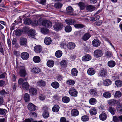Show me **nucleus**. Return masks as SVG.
Returning <instances> with one entry per match:
<instances>
[{"instance_id": "f257e3e1", "label": "nucleus", "mask_w": 122, "mask_h": 122, "mask_svg": "<svg viewBox=\"0 0 122 122\" xmlns=\"http://www.w3.org/2000/svg\"><path fill=\"white\" fill-rule=\"evenodd\" d=\"M19 74L20 76L24 77L27 74L25 67L24 66H20L19 67Z\"/></svg>"}, {"instance_id": "f03ea898", "label": "nucleus", "mask_w": 122, "mask_h": 122, "mask_svg": "<svg viewBox=\"0 0 122 122\" xmlns=\"http://www.w3.org/2000/svg\"><path fill=\"white\" fill-rule=\"evenodd\" d=\"M42 24L43 26L48 28H51L52 26V24L49 20H45L43 21L42 22Z\"/></svg>"}, {"instance_id": "7ed1b4c3", "label": "nucleus", "mask_w": 122, "mask_h": 122, "mask_svg": "<svg viewBox=\"0 0 122 122\" xmlns=\"http://www.w3.org/2000/svg\"><path fill=\"white\" fill-rule=\"evenodd\" d=\"M66 14L71 15H76V14H74L73 13V9L72 7L70 6H69L66 8Z\"/></svg>"}, {"instance_id": "20e7f679", "label": "nucleus", "mask_w": 122, "mask_h": 122, "mask_svg": "<svg viewBox=\"0 0 122 122\" xmlns=\"http://www.w3.org/2000/svg\"><path fill=\"white\" fill-rule=\"evenodd\" d=\"M94 56L97 58L101 57L103 55L102 51L99 49H97L94 51Z\"/></svg>"}, {"instance_id": "39448f33", "label": "nucleus", "mask_w": 122, "mask_h": 122, "mask_svg": "<svg viewBox=\"0 0 122 122\" xmlns=\"http://www.w3.org/2000/svg\"><path fill=\"white\" fill-rule=\"evenodd\" d=\"M69 92L70 95L72 96L76 97L77 95V92L74 88H70Z\"/></svg>"}, {"instance_id": "423d86ee", "label": "nucleus", "mask_w": 122, "mask_h": 122, "mask_svg": "<svg viewBox=\"0 0 122 122\" xmlns=\"http://www.w3.org/2000/svg\"><path fill=\"white\" fill-rule=\"evenodd\" d=\"M53 27L55 30H59L62 29L63 25L61 23H56L54 25Z\"/></svg>"}, {"instance_id": "0eeeda50", "label": "nucleus", "mask_w": 122, "mask_h": 122, "mask_svg": "<svg viewBox=\"0 0 122 122\" xmlns=\"http://www.w3.org/2000/svg\"><path fill=\"white\" fill-rule=\"evenodd\" d=\"M92 43L93 46L96 47L99 46L101 44L100 41L97 39H94L93 40Z\"/></svg>"}, {"instance_id": "6e6552de", "label": "nucleus", "mask_w": 122, "mask_h": 122, "mask_svg": "<svg viewBox=\"0 0 122 122\" xmlns=\"http://www.w3.org/2000/svg\"><path fill=\"white\" fill-rule=\"evenodd\" d=\"M96 71L94 68H89L87 70L88 74L90 76H92L95 73Z\"/></svg>"}, {"instance_id": "1a4fd4ad", "label": "nucleus", "mask_w": 122, "mask_h": 122, "mask_svg": "<svg viewBox=\"0 0 122 122\" xmlns=\"http://www.w3.org/2000/svg\"><path fill=\"white\" fill-rule=\"evenodd\" d=\"M21 56L23 60H26L29 58V54L26 52H24L21 54Z\"/></svg>"}, {"instance_id": "9d476101", "label": "nucleus", "mask_w": 122, "mask_h": 122, "mask_svg": "<svg viewBox=\"0 0 122 122\" xmlns=\"http://www.w3.org/2000/svg\"><path fill=\"white\" fill-rule=\"evenodd\" d=\"M28 108L30 111H33L36 109V107L32 103H30L28 105Z\"/></svg>"}, {"instance_id": "9b49d317", "label": "nucleus", "mask_w": 122, "mask_h": 122, "mask_svg": "<svg viewBox=\"0 0 122 122\" xmlns=\"http://www.w3.org/2000/svg\"><path fill=\"white\" fill-rule=\"evenodd\" d=\"M29 92L30 95L33 96L36 95L37 93V90L35 88H32L29 89Z\"/></svg>"}, {"instance_id": "f8f14e48", "label": "nucleus", "mask_w": 122, "mask_h": 122, "mask_svg": "<svg viewBox=\"0 0 122 122\" xmlns=\"http://www.w3.org/2000/svg\"><path fill=\"white\" fill-rule=\"evenodd\" d=\"M34 50L36 53H39L41 51L42 49L40 45H37L35 47Z\"/></svg>"}, {"instance_id": "ddd939ff", "label": "nucleus", "mask_w": 122, "mask_h": 122, "mask_svg": "<svg viewBox=\"0 0 122 122\" xmlns=\"http://www.w3.org/2000/svg\"><path fill=\"white\" fill-rule=\"evenodd\" d=\"M99 74L101 76L105 77L107 74V71L106 69L102 68L99 72Z\"/></svg>"}, {"instance_id": "4468645a", "label": "nucleus", "mask_w": 122, "mask_h": 122, "mask_svg": "<svg viewBox=\"0 0 122 122\" xmlns=\"http://www.w3.org/2000/svg\"><path fill=\"white\" fill-rule=\"evenodd\" d=\"M65 22L67 24L70 25H73L75 23V21L74 20L72 19H66Z\"/></svg>"}, {"instance_id": "2eb2a0df", "label": "nucleus", "mask_w": 122, "mask_h": 122, "mask_svg": "<svg viewBox=\"0 0 122 122\" xmlns=\"http://www.w3.org/2000/svg\"><path fill=\"white\" fill-rule=\"evenodd\" d=\"M28 36L30 37L34 36L35 35V32L33 29H30L28 32Z\"/></svg>"}, {"instance_id": "dca6fc26", "label": "nucleus", "mask_w": 122, "mask_h": 122, "mask_svg": "<svg viewBox=\"0 0 122 122\" xmlns=\"http://www.w3.org/2000/svg\"><path fill=\"white\" fill-rule=\"evenodd\" d=\"M75 46V43L72 42H70L67 45V47L70 50H72L74 49Z\"/></svg>"}, {"instance_id": "f3484780", "label": "nucleus", "mask_w": 122, "mask_h": 122, "mask_svg": "<svg viewBox=\"0 0 122 122\" xmlns=\"http://www.w3.org/2000/svg\"><path fill=\"white\" fill-rule=\"evenodd\" d=\"M91 56L89 54H86L83 56L82 58V60L84 61H88L91 59Z\"/></svg>"}, {"instance_id": "a211bd4d", "label": "nucleus", "mask_w": 122, "mask_h": 122, "mask_svg": "<svg viewBox=\"0 0 122 122\" xmlns=\"http://www.w3.org/2000/svg\"><path fill=\"white\" fill-rule=\"evenodd\" d=\"M86 9L87 10L90 12H91L95 10V7L93 5H88L86 6Z\"/></svg>"}, {"instance_id": "6ab92c4d", "label": "nucleus", "mask_w": 122, "mask_h": 122, "mask_svg": "<svg viewBox=\"0 0 122 122\" xmlns=\"http://www.w3.org/2000/svg\"><path fill=\"white\" fill-rule=\"evenodd\" d=\"M44 43L46 45H49L51 42V39L49 37H46L44 39Z\"/></svg>"}, {"instance_id": "aec40b11", "label": "nucleus", "mask_w": 122, "mask_h": 122, "mask_svg": "<svg viewBox=\"0 0 122 122\" xmlns=\"http://www.w3.org/2000/svg\"><path fill=\"white\" fill-rule=\"evenodd\" d=\"M22 87L24 90H27L29 88V85L27 82H24L22 85Z\"/></svg>"}, {"instance_id": "412c9836", "label": "nucleus", "mask_w": 122, "mask_h": 122, "mask_svg": "<svg viewBox=\"0 0 122 122\" xmlns=\"http://www.w3.org/2000/svg\"><path fill=\"white\" fill-rule=\"evenodd\" d=\"M71 113L72 116H76L78 115L79 112L77 109H74L71 110Z\"/></svg>"}, {"instance_id": "4be33fe9", "label": "nucleus", "mask_w": 122, "mask_h": 122, "mask_svg": "<svg viewBox=\"0 0 122 122\" xmlns=\"http://www.w3.org/2000/svg\"><path fill=\"white\" fill-rule=\"evenodd\" d=\"M38 85L41 87H43L45 86L46 83L45 81L42 80H40L37 82Z\"/></svg>"}, {"instance_id": "5701e85b", "label": "nucleus", "mask_w": 122, "mask_h": 122, "mask_svg": "<svg viewBox=\"0 0 122 122\" xmlns=\"http://www.w3.org/2000/svg\"><path fill=\"white\" fill-rule=\"evenodd\" d=\"M20 44L21 45H25L27 43V39L26 38L21 37L20 39Z\"/></svg>"}, {"instance_id": "b1692460", "label": "nucleus", "mask_w": 122, "mask_h": 122, "mask_svg": "<svg viewBox=\"0 0 122 122\" xmlns=\"http://www.w3.org/2000/svg\"><path fill=\"white\" fill-rule=\"evenodd\" d=\"M41 71L40 69L38 67H34L31 70V72L37 74Z\"/></svg>"}, {"instance_id": "393cba45", "label": "nucleus", "mask_w": 122, "mask_h": 122, "mask_svg": "<svg viewBox=\"0 0 122 122\" xmlns=\"http://www.w3.org/2000/svg\"><path fill=\"white\" fill-rule=\"evenodd\" d=\"M100 119L102 121L105 120L107 118V115L104 113H102L99 115Z\"/></svg>"}, {"instance_id": "a878e982", "label": "nucleus", "mask_w": 122, "mask_h": 122, "mask_svg": "<svg viewBox=\"0 0 122 122\" xmlns=\"http://www.w3.org/2000/svg\"><path fill=\"white\" fill-rule=\"evenodd\" d=\"M52 86L55 89H57L59 86V84L56 81L53 82L51 84Z\"/></svg>"}, {"instance_id": "bb28decb", "label": "nucleus", "mask_w": 122, "mask_h": 122, "mask_svg": "<svg viewBox=\"0 0 122 122\" xmlns=\"http://www.w3.org/2000/svg\"><path fill=\"white\" fill-rule=\"evenodd\" d=\"M67 62L65 60L61 61L60 62V65L62 67L65 68L67 67Z\"/></svg>"}, {"instance_id": "cd10ccee", "label": "nucleus", "mask_w": 122, "mask_h": 122, "mask_svg": "<svg viewBox=\"0 0 122 122\" xmlns=\"http://www.w3.org/2000/svg\"><path fill=\"white\" fill-rule=\"evenodd\" d=\"M115 62L111 60L108 61V66L110 67H113L115 65Z\"/></svg>"}, {"instance_id": "c85d7f7f", "label": "nucleus", "mask_w": 122, "mask_h": 122, "mask_svg": "<svg viewBox=\"0 0 122 122\" xmlns=\"http://www.w3.org/2000/svg\"><path fill=\"white\" fill-rule=\"evenodd\" d=\"M90 114L92 115H95L97 112V111L95 108L92 107L90 110Z\"/></svg>"}, {"instance_id": "c756f323", "label": "nucleus", "mask_w": 122, "mask_h": 122, "mask_svg": "<svg viewBox=\"0 0 122 122\" xmlns=\"http://www.w3.org/2000/svg\"><path fill=\"white\" fill-rule=\"evenodd\" d=\"M109 111L112 115H114L116 112V110L113 107H111L108 108Z\"/></svg>"}, {"instance_id": "7c9ffc66", "label": "nucleus", "mask_w": 122, "mask_h": 122, "mask_svg": "<svg viewBox=\"0 0 122 122\" xmlns=\"http://www.w3.org/2000/svg\"><path fill=\"white\" fill-rule=\"evenodd\" d=\"M90 35L88 33H86L84 34L83 37V39L85 41L88 40L91 37Z\"/></svg>"}, {"instance_id": "2f4dec72", "label": "nucleus", "mask_w": 122, "mask_h": 122, "mask_svg": "<svg viewBox=\"0 0 122 122\" xmlns=\"http://www.w3.org/2000/svg\"><path fill=\"white\" fill-rule=\"evenodd\" d=\"M32 21L31 19L29 18H27L25 20L24 23L26 25H27L30 24Z\"/></svg>"}, {"instance_id": "473e14b6", "label": "nucleus", "mask_w": 122, "mask_h": 122, "mask_svg": "<svg viewBox=\"0 0 122 122\" xmlns=\"http://www.w3.org/2000/svg\"><path fill=\"white\" fill-rule=\"evenodd\" d=\"M54 62L52 60H49L47 62V65L49 67H51L53 66Z\"/></svg>"}, {"instance_id": "72a5a7b5", "label": "nucleus", "mask_w": 122, "mask_h": 122, "mask_svg": "<svg viewBox=\"0 0 122 122\" xmlns=\"http://www.w3.org/2000/svg\"><path fill=\"white\" fill-rule=\"evenodd\" d=\"M43 117L45 119L47 118L49 116V113L48 112L46 111H44L43 113Z\"/></svg>"}, {"instance_id": "f704fd0d", "label": "nucleus", "mask_w": 122, "mask_h": 122, "mask_svg": "<svg viewBox=\"0 0 122 122\" xmlns=\"http://www.w3.org/2000/svg\"><path fill=\"white\" fill-rule=\"evenodd\" d=\"M71 73L73 76H76L77 75L78 71L76 68H73L71 70Z\"/></svg>"}, {"instance_id": "c9c22d12", "label": "nucleus", "mask_w": 122, "mask_h": 122, "mask_svg": "<svg viewBox=\"0 0 122 122\" xmlns=\"http://www.w3.org/2000/svg\"><path fill=\"white\" fill-rule=\"evenodd\" d=\"M116 109L117 112L119 113L122 112V105L120 104L118 105L116 107Z\"/></svg>"}, {"instance_id": "e433bc0d", "label": "nucleus", "mask_w": 122, "mask_h": 122, "mask_svg": "<svg viewBox=\"0 0 122 122\" xmlns=\"http://www.w3.org/2000/svg\"><path fill=\"white\" fill-rule=\"evenodd\" d=\"M62 52L61 51L58 50L56 52L55 55L57 57L59 58L62 56Z\"/></svg>"}, {"instance_id": "4c0bfd02", "label": "nucleus", "mask_w": 122, "mask_h": 122, "mask_svg": "<svg viewBox=\"0 0 122 122\" xmlns=\"http://www.w3.org/2000/svg\"><path fill=\"white\" fill-rule=\"evenodd\" d=\"M60 107L58 105H55L52 108V110L53 112H57L59 109Z\"/></svg>"}, {"instance_id": "58836bf2", "label": "nucleus", "mask_w": 122, "mask_h": 122, "mask_svg": "<svg viewBox=\"0 0 122 122\" xmlns=\"http://www.w3.org/2000/svg\"><path fill=\"white\" fill-rule=\"evenodd\" d=\"M30 98V96L28 93L25 94L24 95V99L25 102L29 101Z\"/></svg>"}, {"instance_id": "ea45409f", "label": "nucleus", "mask_w": 122, "mask_h": 122, "mask_svg": "<svg viewBox=\"0 0 122 122\" xmlns=\"http://www.w3.org/2000/svg\"><path fill=\"white\" fill-rule=\"evenodd\" d=\"M90 104L92 105H94L96 103V100L95 99L92 98L90 99L89 101Z\"/></svg>"}, {"instance_id": "a19ab883", "label": "nucleus", "mask_w": 122, "mask_h": 122, "mask_svg": "<svg viewBox=\"0 0 122 122\" xmlns=\"http://www.w3.org/2000/svg\"><path fill=\"white\" fill-rule=\"evenodd\" d=\"M22 32L23 30L21 29L16 30L15 32V34L16 36H20L21 35Z\"/></svg>"}, {"instance_id": "79ce46f5", "label": "nucleus", "mask_w": 122, "mask_h": 122, "mask_svg": "<svg viewBox=\"0 0 122 122\" xmlns=\"http://www.w3.org/2000/svg\"><path fill=\"white\" fill-rule=\"evenodd\" d=\"M115 83L117 87H120L122 85V82L120 80H117L115 81Z\"/></svg>"}, {"instance_id": "37998d69", "label": "nucleus", "mask_w": 122, "mask_h": 122, "mask_svg": "<svg viewBox=\"0 0 122 122\" xmlns=\"http://www.w3.org/2000/svg\"><path fill=\"white\" fill-rule=\"evenodd\" d=\"M108 104L111 106H113L115 105L116 103V101L114 99L110 100L108 101Z\"/></svg>"}, {"instance_id": "c03bdc74", "label": "nucleus", "mask_w": 122, "mask_h": 122, "mask_svg": "<svg viewBox=\"0 0 122 122\" xmlns=\"http://www.w3.org/2000/svg\"><path fill=\"white\" fill-rule=\"evenodd\" d=\"M33 61L35 63L39 62L40 61V59L39 57L38 56H35L33 59Z\"/></svg>"}, {"instance_id": "a18cd8bd", "label": "nucleus", "mask_w": 122, "mask_h": 122, "mask_svg": "<svg viewBox=\"0 0 122 122\" xmlns=\"http://www.w3.org/2000/svg\"><path fill=\"white\" fill-rule=\"evenodd\" d=\"M72 30V27L69 25L66 26L65 28V31L67 32H71Z\"/></svg>"}, {"instance_id": "49530a36", "label": "nucleus", "mask_w": 122, "mask_h": 122, "mask_svg": "<svg viewBox=\"0 0 122 122\" xmlns=\"http://www.w3.org/2000/svg\"><path fill=\"white\" fill-rule=\"evenodd\" d=\"M111 83V81L109 79H107L104 81V84L106 86H108Z\"/></svg>"}, {"instance_id": "de8ad7c7", "label": "nucleus", "mask_w": 122, "mask_h": 122, "mask_svg": "<svg viewBox=\"0 0 122 122\" xmlns=\"http://www.w3.org/2000/svg\"><path fill=\"white\" fill-rule=\"evenodd\" d=\"M41 32L44 34H47L49 32V30L48 29L42 28L41 30Z\"/></svg>"}, {"instance_id": "09e8293b", "label": "nucleus", "mask_w": 122, "mask_h": 122, "mask_svg": "<svg viewBox=\"0 0 122 122\" xmlns=\"http://www.w3.org/2000/svg\"><path fill=\"white\" fill-rule=\"evenodd\" d=\"M62 6V4L61 3H57L55 4L54 6L57 8H61Z\"/></svg>"}, {"instance_id": "8fccbe9b", "label": "nucleus", "mask_w": 122, "mask_h": 122, "mask_svg": "<svg viewBox=\"0 0 122 122\" xmlns=\"http://www.w3.org/2000/svg\"><path fill=\"white\" fill-rule=\"evenodd\" d=\"M78 5L80 9L81 10L84 9L85 7V5L83 3L80 2L78 3Z\"/></svg>"}, {"instance_id": "3c124183", "label": "nucleus", "mask_w": 122, "mask_h": 122, "mask_svg": "<svg viewBox=\"0 0 122 122\" xmlns=\"http://www.w3.org/2000/svg\"><path fill=\"white\" fill-rule=\"evenodd\" d=\"M103 96L105 98H108L111 97V94L109 92H105L103 94Z\"/></svg>"}, {"instance_id": "603ef678", "label": "nucleus", "mask_w": 122, "mask_h": 122, "mask_svg": "<svg viewBox=\"0 0 122 122\" xmlns=\"http://www.w3.org/2000/svg\"><path fill=\"white\" fill-rule=\"evenodd\" d=\"M74 27L77 28H83L84 26L83 24H76L74 25Z\"/></svg>"}, {"instance_id": "864d4df0", "label": "nucleus", "mask_w": 122, "mask_h": 122, "mask_svg": "<svg viewBox=\"0 0 122 122\" xmlns=\"http://www.w3.org/2000/svg\"><path fill=\"white\" fill-rule=\"evenodd\" d=\"M62 100L64 102L67 103L69 102L70 99L67 97H64L62 98Z\"/></svg>"}, {"instance_id": "5fc2aeb1", "label": "nucleus", "mask_w": 122, "mask_h": 122, "mask_svg": "<svg viewBox=\"0 0 122 122\" xmlns=\"http://www.w3.org/2000/svg\"><path fill=\"white\" fill-rule=\"evenodd\" d=\"M90 94L93 96H95L97 95V93L96 90L93 89H91L90 90Z\"/></svg>"}, {"instance_id": "6e6d98bb", "label": "nucleus", "mask_w": 122, "mask_h": 122, "mask_svg": "<svg viewBox=\"0 0 122 122\" xmlns=\"http://www.w3.org/2000/svg\"><path fill=\"white\" fill-rule=\"evenodd\" d=\"M121 95V92L119 91H117L116 92L115 95V97L116 98H118L120 97Z\"/></svg>"}, {"instance_id": "4d7b16f0", "label": "nucleus", "mask_w": 122, "mask_h": 122, "mask_svg": "<svg viewBox=\"0 0 122 122\" xmlns=\"http://www.w3.org/2000/svg\"><path fill=\"white\" fill-rule=\"evenodd\" d=\"M105 56L107 57H110L112 56V54L111 52L110 51H107L105 53Z\"/></svg>"}, {"instance_id": "13d9d810", "label": "nucleus", "mask_w": 122, "mask_h": 122, "mask_svg": "<svg viewBox=\"0 0 122 122\" xmlns=\"http://www.w3.org/2000/svg\"><path fill=\"white\" fill-rule=\"evenodd\" d=\"M7 110L5 109H0V115H5L7 112Z\"/></svg>"}, {"instance_id": "bf43d9fd", "label": "nucleus", "mask_w": 122, "mask_h": 122, "mask_svg": "<svg viewBox=\"0 0 122 122\" xmlns=\"http://www.w3.org/2000/svg\"><path fill=\"white\" fill-rule=\"evenodd\" d=\"M81 119L83 121H86L88 120L89 118L88 116L84 115L82 116L81 118Z\"/></svg>"}, {"instance_id": "052dcab7", "label": "nucleus", "mask_w": 122, "mask_h": 122, "mask_svg": "<svg viewBox=\"0 0 122 122\" xmlns=\"http://www.w3.org/2000/svg\"><path fill=\"white\" fill-rule=\"evenodd\" d=\"M67 83L68 84L73 85L75 84V82L73 80H69L67 81Z\"/></svg>"}, {"instance_id": "680f3d73", "label": "nucleus", "mask_w": 122, "mask_h": 122, "mask_svg": "<svg viewBox=\"0 0 122 122\" xmlns=\"http://www.w3.org/2000/svg\"><path fill=\"white\" fill-rule=\"evenodd\" d=\"M102 20H100L95 22V24L96 25L100 26L102 24Z\"/></svg>"}, {"instance_id": "e2e57ef3", "label": "nucleus", "mask_w": 122, "mask_h": 122, "mask_svg": "<svg viewBox=\"0 0 122 122\" xmlns=\"http://www.w3.org/2000/svg\"><path fill=\"white\" fill-rule=\"evenodd\" d=\"M46 97L44 94H40L39 97V99L41 100H43L45 99Z\"/></svg>"}, {"instance_id": "0e129e2a", "label": "nucleus", "mask_w": 122, "mask_h": 122, "mask_svg": "<svg viewBox=\"0 0 122 122\" xmlns=\"http://www.w3.org/2000/svg\"><path fill=\"white\" fill-rule=\"evenodd\" d=\"M99 16L98 15L95 16V17H92L91 19V20L92 21H95L99 19Z\"/></svg>"}, {"instance_id": "69168bd1", "label": "nucleus", "mask_w": 122, "mask_h": 122, "mask_svg": "<svg viewBox=\"0 0 122 122\" xmlns=\"http://www.w3.org/2000/svg\"><path fill=\"white\" fill-rule=\"evenodd\" d=\"M113 120L115 122H118L119 121V119L118 117L115 116L113 117Z\"/></svg>"}, {"instance_id": "338daca9", "label": "nucleus", "mask_w": 122, "mask_h": 122, "mask_svg": "<svg viewBox=\"0 0 122 122\" xmlns=\"http://www.w3.org/2000/svg\"><path fill=\"white\" fill-rule=\"evenodd\" d=\"M34 121L33 119L32 118L27 119L24 120L25 122H33Z\"/></svg>"}, {"instance_id": "774afa93", "label": "nucleus", "mask_w": 122, "mask_h": 122, "mask_svg": "<svg viewBox=\"0 0 122 122\" xmlns=\"http://www.w3.org/2000/svg\"><path fill=\"white\" fill-rule=\"evenodd\" d=\"M60 122H68L67 121L66 118L64 117H62L60 120Z\"/></svg>"}]
</instances>
